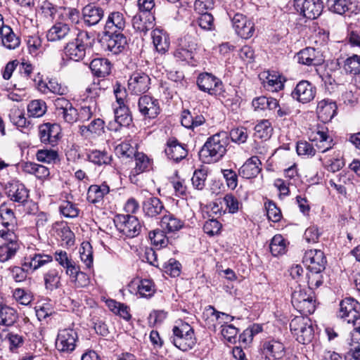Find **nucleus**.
Segmentation results:
<instances>
[{
  "mask_svg": "<svg viewBox=\"0 0 360 360\" xmlns=\"http://www.w3.org/2000/svg\"><path fill=\"white\" fill-rule=\"evenodd\" d=\"M229 144L228 133L219 131L207 139L199 151V156L205 163L217 162L226 154Z\"/></svg>",
  "mask_w": 360,
  "mask_h": 360,
  "instance_id": "nucleus-1",
  "label": "nucleus"
},
{
  "mask_svg": "<svg viewBox=\"0 0 360 360\" xmlns=\"http://www.w3.org/2000/svg\"><path fill=\"white\" fill-rule=\"evenodd\" d=\"M170 340L175 347L184 352L191 349L196 343L193 328L185 322L173 327Z\"/></svg>",
  "mask_w": 360,
  "mask_h": 360,
  "instance_id": "nucleus-2",
  "label": "nucleus"
},
{
  "mask_svg": "<svg viewBox=\"0 0 360 360\" xmlns=\"http://www.w3.org/2000/svg\"><path fill=\"white\" fill-rule=\"evenodd\" d=\"M308 289L298 285L292 292L291 302L294 308L304 316L311 314L315 311V301Z\"/></svg>",
  "mask_w": 360,
  "mask_h": 360,
  "instance_id": "nucleus-3",
  "label": "nucleus"
},
{
  "mask_svg": "<svg viewBox=\"0 0 360 360\" xmlns=\"http://www.w3.org/2000/svg\"><path fill=\"white\" fill-rule=\"evenodd\" d=\"M115 224L117 229L122 235L128 238H134L141 231L142 226L135 216L120 214L116 217Z\"/></svg>",
  "mask_w": 360,
  "mask_h": 360,
  "instance_id": "nucleus-4",
  "label": "nucleus"
},
{
  "mask_svg": "<svg viewBox=\"0 0 360 360\" xmlns=\"http://www.w3.org/2000/svg\"><path fill=\"white\" fill-rule=\"evenodd\" d=\"M338 316L353 326L360 325V304L352 297H347L340 303Z\"/></svg>",
  "mask_w": 360,
  "mask_h": 360,
  "instance_id": "nucleus-5",
  "label": "nucleus"
},
{
  "mask_svg": "<svg viewBox=\"0 0 360 360\" xmlns=\"http://www.w3.org/2000/svg\"><path fill=\"white\" fill-rule=\"evenodd\" d=\"M55 114L60 120L73 124L78 120L77 110L72 103L64 97H58L53 101Z\"/></svg>",
  "mask_w": 360,
  "mask_h": 360,
  "instance_id": "nucleus-6",
  "label": "nucleus"
},
{
  "mask_svg": "<svg viewBox=\"0 0 360 360\" xmlns=\"http://www.w3.org/2000/svg\"><path fill=\"white\" fill-rule=\"evenodd\" d=\"M293 6L297 13L310 20L317 18L323 8L321 0H294Z\"/></svg>",
  "mask_w": 360,
  "mask_h": 360,
  "instance_id": "nucleus-7",
  "label": "nucleus"
},
{
  "mask_svg": "<svg viewBox=\"0 0 360 360\" xmlns=\"http://www.w3.org/2000/svg\"><path fill=\"white\" fill-rule=\"evenodd\" d=\"M196 83L200 91L210 95H221L224 92L222 82L210 73H200L197 78Z\"/></svg>",
  "mask_w": 360,
  "mask_h": 360,
  "instance_id": "nucleus-8",
  "label": "nucleus"
},
{
  "mask_svg": "<svg viewBox=\"0 0 360 360\" xmlns=\"http://www.w3.org/2000/svg\"><path fill=\"white\" fill-rule=\"evenodd\" d=\"M101 40L103 49L112 54L122 52L127 44V37L122 32L111 34L103 33Z\"/></svg>",
  "mask_w": 360,
  "mask_h": 360,
  "instance_id": "nucleus-9",
  "label": "nucleus"
},
{
  "mask_svg": "<svg viewBox=\"0 0 360 360\" xmlns=\"http://www.w3.org/2000/svg\"><path fill=\"white\" fill-rule=\"evenodd\" d=\"M74 37L70 25L66 22L56 20L46 33L49 41H67Z\"/></svg>",
  "mask_w": 360,
  "mask_h": 360,
  "instance_id": "nucleus-10",
  "label": "nucleus"
},
{
  "mask_svg": "<svg viewBox=\"0 0 360 360\" xmlns=\"http://www.w3.org/2000/svg\"><path fill=\"white\" fill-rule=\"evenodd\" d=\"M78 340L77 332L72 328L60 330L56 342L57 349L60 352L71 353L76 347Z\"/></svg>",
  "mask_w": 360,
  "mask_h": 360,
  "instance_id": "nucleus-11",
  "label": "nucleus"
},
{
  "mask_svg": "<svg viewBox=\"0 0 360 360\" xmlns=\"http://www.w3.org/2000/svg\"><path fill=\"white\" fill-rule=\"evenodd\" d=\"M138 108L144 119H155L160 113L159 101L152 96L145 95L139 98Z\"/></svg>",
  "mask_w": 360,
  "mask_h": 360,
  "instance_id": "nucleus-12",
  "label": "nucleus"
},
{
  "mask_svg": "<svg viewBox=\"0 0 360 360\" xmlns=\"http://www.w3.org/2000/svg\"><path fill=\"white\" fill-rule=\"evenodd\" d=\"M150 78L143 72H133L128 79V91L134 95L145 94L150 89Z\"/></svg>",
  "mask_w": 360,
  "mask_h": 360,
  "instance_id": "nucleus-13",
  "label": "nucleus"
},
{
  "mask_svg": "<svg viewBox=\"0 0 360 360\" xmlns=\"http://www.w3.org/2000/svg\"><path fill=\"white\" fill-rule=\"evenodd\" d=\"M33 82L37 89L43 94L51 92L54 94L63 96L67 94L68 92V87L59 83L56 78H51L48 82H45L43 81L42 77L39 73L33 79Z\"/></svg>",
  "mask_w": 360,
  "mask_h": 360,
  "instance_id": "nucleus-14",
  "label": "nucleus"
},
{
  "mask_svg": "<svg viewBox=\"0 0 360 360\" xmlns=\"http://www.w3.org/2000/svg\"><path fill=\"white\" fill-rule=\"evenodd\" d=\"M316 89L309 82L302 80L296 85L292 91V97L302 103L311 101L316 96Z\"/></svg>",
  "mask_w": 360,
  "mask_h": 360,
  "instance_id": "nucleus-15",
  "label": "nucleus"
},
{
  "mask_svg": "<svg viewBox=\"0 0 360 360\" xmlns=\"http://www.w3.org/2000/svg\"><path fill=\"white\" fill-rule=\"evenodd\" d=\"M302 262L309 271H323L326 264L323 252L316 249L306 251Z\"/></svg>",
  "mask_w": 360,
  "mask_h": 360,
  "instance_id": "nucleus-16",
  "label": "nucleus"
},
{
  "mask_svg": "<svg viewBox=\"0 0 360 360\" xmlns=\"http://www.w3.org/2000/svg\"><path fill=\"white\" fill-rule=\"evenodd\" d=\"M232 23L236 32L240 37L249 39L253 35L255 32L254 23L243 14H235L232 19Z\"/></svg>",
  "mask_w": 360,
  "mask_h": 360,
  "instance_id": "nucleus-17",
  "label": "nucleus"
},
{
  "mask_svg": "<svg viewBox=\"0 0 360 360\" xmlns=\"http://www.w3.org/2000/svg\"><path fill=\"white\" fill-rule=\"evenodd\" d=\"M60 127L49 122L41 124L39 129V136L41 143L54 146L60 138Z\"/></svg>",
  "mask_w": 360,
  "mask_h": 360,
  "instance_id": "nucleus-18",
  "label": "nucleus"
},
{
  "mask_svg": "<svg viewBox=\"0 0 360 360\" xmlns=\"http://www.w3.org/2000/svg\"><path fill=\"white\" fill-rule=\"evenodd\" d=\"M165 153L167 158L174 162H179L188 155V150L184 144L181 143L176 138L167 140Z\"/></svg>",
  "mask_w": 360,
  "mask_h": 360,
  "instance_id": "nucleus-19",
  "label": "nucleus"
},
{
  "mask_svg": "<svg viewBox=\"0 0 360 360\" xmlns=\"http://www.w3.org/2000/svg\"><path fill=\"white\" fill-rule=\"evenodd\" d=\"M297 62L305 65H319L323 62L319 51L311 47H307L299 51L295 56Z\"/></svg>",
  "mask_w": 360,
  "mask_h": 360,
  "instance_id": "nucleus-20",
  "label": "nucleus"
},
{
  "mask_svg": "<svg viewBox=\"0 0 360 360\" xmlns=\"http://www.w3.org/2000/svg\"><path fill=\"white\" fill-rule=\"evenodd\" d=\"M53 261V257L41 252H31L25 257L22 266L35 271Z\"/></svg>",
  "mask_w": 360,
  "mask_h": 360,
  "instance_id": "nucleus-21",
  "label": "nucleus"
},
{
  "mask_svg": "<svg viewBox=\"0 0 360 360\" xmlns=\"http://www.w3.org/2000/svg\"><path fill=\"white\" fill-rule=\"evenodd\" d=\"M103 8L94 4H88L82 10V18L84 24L89 27L97 25L103 18Z\"/></svg>",
  "mask_w": 360,
  "mask_h": 360,
  "instance_id": "nucleus-22",
  "label": "nucleus"
},
{
  "mask_svg": "<svg viewBox=\"0 0 360 360\" xmlns=\"http://www.w3.org/2000/svg\"><path fill=\"white\" fill-rule=\"evenodd\" d=\"M126 25L124 15L118 11L109 14L106 20L103 33L112 34L122 32Z\"/></svg>",
  "mask_w": 360,
  "mask_h": 360,
  "instance_id": "nucleus-23",
  "label": "nucleus"
},
{
  "mask_svg": "<svg viewBox=\"0 0 360 360\" xmlns=\"http://www.w3.org/2000/svg\"><path fill=\"white\" fill-rule=\"evenodd\" d=\"M335 102L330 99H323L318 103L316 113L319 119L323 122L330 121L336 114Z\"/></svg>",
  "mask_w": 360,
  "mask_h": 360,
  "instance_id": "nucleus-24",
  "label": "nucleus"
},
{
  "mask_svg": "<svg viewBox=\"0 0 360 360\" xmlns=\"http://www.w3.org/2000/svg\"><path fill=\"white\" fill-rule=\"evenodd\" d=\"M7 194L12 201L20 204L26 202L29 198V191L24 184L18 181L9 184Z\"/></svg>",
  "mask_w": 360,
  "mask_h": 360,
  "instance_id": "nucleus-25",
  "label": "nucleus"
},
{
  "mask_svg": "<svg viewBox=\"0 0 360 360\" xmlns=\"http://www.w3.org/2000/svg\"><path fill=\"white\" fill-rule=\"evenodd\" d=\"M143 211L145 216L154 218L167 211L162 201L157 197H150L143 202Z\"/></svg>",
  "mask_w": 360,
  "mask_h": 360,
  "instance_id": "nucleus-26",
  "label": "nucleus"
},
{
  "mask_svg": "<svg viewBox=\"0 0 360 360\" xmlns=\"http://www.w3.org/2000/svg\"><path fill=\"white\" fill-rule=\"evenodd\" d=\"M261 162L258 157L252 156L249 158L239 169L238 173L245 179H252L257 176L261 168Z\"/></svg>",
  "mask_w": 360,
  "mask_h": 360,
  "instance_id": "nucleus-27",
  "label": "nucleus"
},
{
  "mask_svg": "<svg viewBox=\"0 0 360 360\" xmlns=\"http://www.w3.org/2000/svg\"><path fill=\"white\" fill-rule=\"evenodd\" d=\"M151 37L153 45L158 53L164 54L169 50L170 40L165 31L156 28L152 31Z\"/></svg>",
  "mask_w": 360,
  "mask_h": 360,
  "instance_id": "nucleus-28",
  "label": "nucleus"
},
{
  "mask_svg": "<svg viewBox=\"0 0 360 360\" xmlns=\"http://www.w3.org/2000/svg\"><path fill=\"white\" fill-rule=\"evenodd\" d=\"M263 354L274 359H281L285 355V348L282 342L271 340L265 341L261 348Z\"/></svg>",
  "mask_w": 360,
  "mask_h": 360,
  "instance_id": "nucleus-29",
  "label": "nucleus"
},
{
  "mask_svg": "<svg viewBox=\"0 0 360 360\" xmlns=\"http://www.w3.org/2000/svg\"><path fill=\"white\" fill-rule=\"evenodd\" d=\"M184 225V221L174 214L166 212L161 218L160 226L167 233H174L179 231Z\"/></svg>",
  "mask_w": 360,
  "mask_h": 360,
  "instance_id": "nucleus-30",
  "label": "nucleus"
},
{
  "mask_svg": "<svg viewBox=\"0 0 360 360\" xmlns=\"http://www.w3.org/2000/svg\"><path fill=\"white\" fill-rule=\"evenodd\" d=\"M91 72L98 77L108 75L111 71V63L106 58H95L89 65Z\"/></svg>",
  "mask_w": 360,
  "mask_h": 360,
  "instance_id": "nucleus-31",
  "label": "nucleus"
},
{
  "mask_svg": "<svg viewBox=\"0 0 360 360\" xmlns=\"http://www.w3.org/2000/svg\"><path fill=\"white\" fill-rule=\"evenodd\" d=\"M110 191L109 186L103 184L98 185H91L87 191V200L89 202L96 204L101 202L105 195Z\"/></svg>",
  "mask_w": 360,
  "mask_h": 360,
  "instance_id": "nucleus-32",
  "label": "nucleus"
},
{
  "mask_svg": "<svg viewBox=\"0 0 360 360\" xmlns=\"http://www.w3.org/2000/svg\"><path fill=\"white\" fill-rule=\"evenodd\" d=\"M61 271L57 269H51L44 274L45 288L53 291L61 286Z\"/></svg>",
  "mask_w": 360,
  "mask_h": 360,
  "instance_id": "nucleus-33",
  "label": "nucleus"
},
{
  "mask_svg": "<svg viewBox=\"0 0 360 360\" xmlns=\"http://www.w3.org/2000/svg\"><path fill=\"white\" fill-rule=\"evenodd\" d=\"M18 320L17 311L6 304L0 307V324L6 327L13 326Z\"/></svg>",
  "mask_w": 360,
  "mask_h": 360,
  "instance_id": "nucleus-34",
  "label": "nucleus"
},
{
  "mask_svg": "<svg viewBox=\"0 0 360 360\" xmlns=\"http://www.w3.org/2000/svg\"><path fill=\"white\" fill-rule=\"evenodd\" d=\"M115 121L119 127L129 126L132 122V117L128 107L124 105H117L114 108Z\"/></svg>",
  "mask_w": 360,
  "mask_h": 360,
  "instance_id": "nucleus-35",
  "label": "nucleus"
},
{
  "mask_svg": "<svg viewBox=\"0 0 360 360\" xmlns=\"http://www.w3.org/2000/svg\"><path fill=\"white\" fill-rule=\"evenodd\" d=\"M2 44L8 49H15L20 45V39L15 36L12 29L6 26L0 32Z\"/></svg>",
  "mask_w": 360,
  "mask_h": 360,
  "instance_id": "nucleus-36",
  "label": "nucleus"
},
{
  "mask_svg": "<svg viewBox=\"0 0 360 360\" xmlns=\"http://www.w3.org/2000/svg\"><path fill=\"white\" fill-rule=\"evenodd\" d=\"M74 41L88 53H90L95 42V38L91 33L86 30H79Z\"/></svg>",
  "mask_w": 360,
  "mask_h": 360,
  "instance_id": "nucleus-37",
  "label": "nucleus"
},
{
  "mask_svg": "<svg viewBox=\"0 0 360 360\" xmlns=\"http://www.w3.org/2000/svg\"><path fill=\"white\" fill-rule=\"evenodd\" d=\"M58 13V20L66 22L70 25H77L80 21V13L76 8H60Z\"/></svg>",
  "mask_w": 360,
  "mask_h": 360,
  "instance_id": "nucleus-38",
  "label": "nucleus"
},
{
  "mask_svg": "<svg viewBox=\"0 0 360 360\" xmlns=\"http://www.w3.org/2000/svg\"><path fill=\"white\" fill-rule=\"evenodd\" d=\"M64 52L70 59L75 61L82 60L86 54L88 53L78 44H76L75 41L66 44L64 48Z\"/></svg>",
  "mask_w": 360,
  "mask_h": 360,
  "instance_id": "nucleus-39",
  "label": "nucleus"
},
{
  "mask_svg": "<svg viewBox=\"0 0 360 360\" xmlns=\"http://www.w3.org/2000/svg\"><path fill=\"white\" fill-rule=\"evenodd\" d=\"M88 160L94 165L102 166L108 165L112 160L111 155H110L105 150H92L87 154Z\"/></svg>",
  "mask_w": 360,
  "mask_h": 360,
  "instance_id": "nucleus-40",
  "label": "nucleus"
},
{
  "mask_svg": "<svg viewBox=\"0 0 360 360\" xmlns=\"http://www.w3.org/2000/svg\"><path fill=\"white\" fill-rule=\"evenodd\" d=\"M252 105L255 110H264L266 108L274 110L277 108L278 101L276 98L260 96L253 99Z\"/></svg>",
  "mask_w": 360,
  "mask_h": 360,
  "instance_id": "nucleus-41",
  "label": "nucleus"
},
{
  "mask_svg": "<svg viewBox=\"0 0 360 360\" xmlns=\"http://www.w3.org/2000/svg\"><path fill=\"white\" fill-rule=\"evenodd\" d=\"M273 129L267 120H263L255 127V137L262 140L269 139L272 134Z\"/></svg>",
  "mask_w": 360,
  "mask_h": 360,
  "instance_id": "nucleus-42",
  "label": "nucleus"
},
{
  "mask_svg": "<svg viewBox=\"0 0 360 360\" xmlns=\"http://www.w3.org/2000/svg\"><path fill=\"white\" fill-rule=\"evenodd\" d=\"M135 167L132 170L134 175L146 172L149 168L150 160L148 157L143 153L134 154Z\"/></svg>",
  "mask_w": 360,
  "mask_h": 360,
  "instance_id": "nucleus-43",
  "label": "nucleus"
},
{
  "mask_svg": "<svg viewBox=\"0 0 360 360\" xmlns=\"http://www.w3.org/2000/svg\"><path fill=\"white\" fill-rule=\"evenodd\" d=\"M19 249L18 242L6 243L0 246V262H5L12 258Z\"/></svg>",
  "mask_w": 360,
  "mask_h": 360,
  "instance_id": "nucleus-44",
  "label": "nucleus"
},
{
  "mask_svg": "<svg viewBox=\"0 0 360 360\" xmlns=\"http://www.w3.org/2000/svg\"><path fill=\"white\" fill-rule=\"evenodd\" d=\"M294 335L300 343L305 345L310 342L314 337V329L310 319L306 326L302 327Z\"/></svg>",
  "mask_w": 360,
  "mask_h": 360,
  "instance_id": "nucleus-45",
  "label": "nucleus"
},
{
  "mask_svg": "<svg viewBox=\"0 0 360 360\" xmlns=\"http://www.w3.org/2000/svg\"><path fill=\"white\" fill-rule=\"evenodd\" d=\"M132 26L136 31L145 34L153 27V24L146 17L141 15H136L132 19Z\"/></svg>",
  "mask_w": 360,
  "mask_h": 360,
  "instance_id": "nucleus-46",
  "label": "nucleus"
},
{
  "mask_svg": "<svg viewBox=\"0 0 360 360\" xmlns=\"http://www.w3.org/2000/svg\"><path fill=\"white\" fill-rule=\"evenodd\" d=\"M25 171L34 174L38 179H45L50 174L49 169L46 167L34 162H27L25 165Z\"/></svg>",
  "mask_w": 360,
  "mask_h": 360,
  "instance_id": "nucleus-47",
  "label": "nucleus"
},
{
  "mask_svg": "<svg viewBox=\"0 0 360 360\" xmlns=\"http://www.w3.org/2000/svg\"><path fill=\"white\" fill-rule=\"evenodd\" d=\"M269 248L271 254L275 257L284 254L286 245L283 236L280 234L274 236L271 239Z\"/></svg>",
  "mask_w": 360,
  "mask_h": 360,
  "instance_id": "nucleus-48",
  "label": "nucleus"
},
{
  "mask_svg": "<svg viewBox=\"0 0 360 360\" xmlns=\"http://www.w3.org/2000/svg\"><path fill=\"white\" fill-rule=\"evenodd\" d=\"M46 111V104L42 100H33L27 105V112L32 117H41Z\"/></svg>",
  "mask_w": 360,
  "mask_h": 360,
  "instance_id": "nucleus-49",
  "label": "nucleus"
},
{
  "mask_svg": "<svg viewBox=\"0 0 360 360\" xmlns=\"http://www.w3.org/2000/svg\"><path fill=\"white\" fill-rule=\"evenodd\" d=\"M6 338L9 350L12 352H16L18 349L24 345L25 338L20 333L10 331L7 333Z\"/></svg>",
  "mask_w": 360,
  "mask_h": 360,
  "instance_id": "nucleus-50",
  "label": "nucleus"
},
{
  "mask_svg": "<svg viewBox=\"0 0 360 360\" xmlns=\"http://www.w3.org/2000/svg\"><path fill=\"white\" fill-rule=\"evenodd\" d=\"M165 231L163 229H155L148 233L149 238L155 246L165 247L168 243V238L166 237Z\"/></svg>",
  "mask_w": 360,
  "mask_h": 360,
  "instance_id": "nucleus-51",
  "label": "nucleus"
},
{
  "mask_svg": "<svg viewBox=\"0 0 360 360\" xmlns=\"http://www.w3.org/2000/svg\"><path fill=\"white\" fill-rule=\"evenodd\" d=\"M344 69L347 73L351 75L360 74V57L357 55H353L347 58L344 63Z\"/></svg>",
  "mask_w": 360,
  "mask_h": 360,
  "instance_id": "nucleus-52",
  "label": "nucleus"
},
{
  "mask_svg": "<svg viewBox=\"0 0 360 360\" xmlns=\"http://www.w3.org/2000/svg\"><path fill=\"white\" fill-rule=\"evenodd\" d=\"M155 292V285L151 280L143 279L138 285V292L141 297H150Z\"/></svg>",
  "mask_w": 360,
  "mask_h": 360,
  "instance_id": "nucleus-53",
  "label": "nucleus"
},
{
  "mask_svg": "<svg viewBox=\"0 0 360 360\" xmlns=\"http://www.w3.org/2000/svg\"><path fill=\"white\" fill-rule=\"evenodd\" d=\"M328 10L333 13L342 15L348 11L347 0H327Z\"/></svg>",
  "mask_w": 360,
  "mask_h": 360,
  "instance_id": "nucleus-54",
  "label": "nucleus"
},
{
  "mask_svg": "<svg viewBox=\"0 0 360 360\" xmlns=\"http://www.w3.org/2000/svg\"><path fill=\"white\" fill-rule=\"evenodd\" d=\"M322 271H309L307 274L308 291L311 292V290L316 289L323 283Z\"/></svg>",
  "mask_w": 360,
  "mask_h": 360,
  "instance_id": "nucleus-55",
  "label": "nucleus"
},
{
  "mask_svg": "<svg viewBox=\"0 0 360 360\" xmlns=\"http://www.w3.org/2000/svg\"><path fill=\"white\" fill-rule=\"evenodd\" d=\"M198 24L201 29L207 31H212L215 28L214 17L208 12L200 13V15L198 18Z\"/></svg>",
  "mask_w": 360,
  "mask_h": 360,
  "instance_id": "nucleus-56",
  "label": "nucleus"
},
{
  "mask_svg": "<svg viewBox=\"0 0 360 360\" xmlns=\"http://www.w3.org/2000/svg\"><path fill=\"white\" fill-rule=\"evenodd\" d=\"M0 216L2 219V224L5 227H8L15 222L14 212L5 203L0 205Z\"/></svg>",
  "mask_w": 360,
  "mask_h": 360,
  "instance_id": "nucleus-57",
  "label": "nucleus"
},
{
  "mask_svg": "<svg viewBox=\"0 0 360 360\" xmlns=\"http://www.w3.org/2000/svg\"><path fill=\"white\" fill-rule=\"evenodd\" d=\"M231 141L237 143H244L246 142L248 134V130L245 127H237L232 129L229 133Z\"/></svg>",
  "mask_w": 360,
  "mask_h": 360,
  "instance_id": "nucleus-58",
  "label": "nucleus"
},
{
  "mask_svg": "<svg viewBox=\"0 0 360 360\" xmlns=\"http://www.w3.org/2000/svg\"><path fill=\"white\" fill-rule=\"evenodd\" d=\"M266 214L268 219L274 222H278L281 220L282 214L280 209L271 200H269L265 203Z\"/></svg>",
  "mask_w": 360,
  "mask_h": 360,
  "instance_id": "nucleus-59",
  "label": "nucleus"
},
{
  "mask_svg": "<svg viewBox=\"0 0 360 360\" xmlns=\"http://www.w3.org/2000/svg\"><path fill=\"white\" fill-rule=\"evenodd\" d=\"M207 172L204 169L195 170L191 179L193 187L198 190H202L205 185Z\"/></svg>",
  "mask_w": 360,
  "mask_h": 360,
  "instance_id": "nucleus-60",
  "label": "nucleus"
},
{
  "mask_svg": "<svg viewBox=\"0 0 360 360\" xmlns=\"http://www.w3.org/2000/svg\"><path fill=\"white\" fill-rule=\"evenodd\" d=\"M60 212L65 217L74 218L79 214V210L75 204L65 201L60 205Z\"/></svg>",
  "mask_w": 360,
  "mask_h": 360,
  "instance_id": "nucleus-61",
  "label": "nucleus"
},
{
  "mask_svg": "<svg viewBox=\"0 0 360 360\" xmlns=\"http://www.w3.org/2000/svg\"><path fill=\"white\" fill-rule=\"evenodd\" d=\"M296 150L299 155H306L308 157L314 156L316 153V150L312 144L306 141H298Z\"/></svg>",
  "mask_w": 360,
  "mask_h": 360,
  "instance_id": "nucleus-62",
  "label": "nucleus"
},
{
  "mask_svg": "<svg viewBox=\"0 0 360 360\" xmlns=\"http://www.w3.org/2000/svg\"><path fill=\"white\" fill-rule=\"evenodd\" d=\"M37 159L39 162L51 163L58 158V153L53 150H40L37 153Z\"/></svg>",
  "mask_w": 360,
  "mask_h": 360,
  "instance_id": "nucleus-63",
  "label": "nucleus"
},
{
  "mask_svg": "<svg viewBox=\"0 0 360 360\" xmlns=\"http://www.w3.org/2000/svg\"><path fill=\"white\" fill-rule=\"evenodd\" d=\"M221 333L223 337L230 342H235L238 330L231 324H224L221 326Z\"/></svg>",
  "mask_w": 360,
  "mask_h": 360,
  "instance_id": "nucleus-64",
  "label": "nucleus"
}]
</instances>
